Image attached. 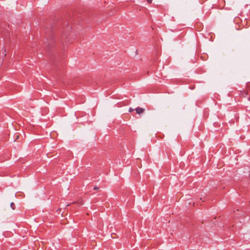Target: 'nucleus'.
Here are the masks:
<instances>
[{
  "label": "nucleus",
  "mask_w": 250,
  "mask_h": 250,
  "mask_svg": "<svg viewBox=\"0 0 250 250\" xmlns=\"http://www.w3.org/2000/svg\"><path fill=\"white\" fill-rule=\"evenodd\" d=\"M247 87H250V83H247Z\"/></svg>",
  "instance_id": "obj_7"
},
{
  "label": "nucleus",
  "mask_w": 250,
  "mask_h": 250,
  "mask_svg": "<svg viewBox=\"0 0 250 250\" xmlns=\"http://www.w3.org/2000/svg\"><path fill=\"white\" fill-rule=\"evenodd\" d=\"M10 207H11V208L13 209H15L16 206H15V204L14 203H11L10 204Z\"/></svg>",
  "instance_id": "obj_3"
},
{
  "label": "nucleus",
  "mask_w": 250,
  "mask_h": 250,
  "mask_svg": "<svg viewBox=\"0 0 250 250\" xmlns=\"http://www.w3.org/2000/svg\"><path fill=\"white\" fill-rule=\"evenodd\" d=\"M133 110H134V109H133L132 108L130 107V108H129L128 111H129V112H132Z\"/></svg>",
  "instance_id": "obj_4"
},
{
  "label": "nucleus",
  "mask_w": 250,
  "mask_h": 250,
  "mask_svg": "<svg viewBox=\"0 0 250 250\" xmlns=\"http://www.w3.org/2000/svg\"><path fill=\"white\" fill-rule=\"evenodd\" d=\"M152 1V0H147V2L149 4L151 3Z\"/></svg>",
  "instance_id": "obj_5"
},
{
  "label": "nucleus",
  "mask_w": 250,
  "mask_h": 250,
  "mask_svg": "<svg viewBox=\"0 0 250 250\" xmlns=\"http://www.w3.org/2000/svg\"><path fill=\"white\" fill-rule=\"evenodd\" d=\"M98 189H99V188L97 187H94V189H95V190H97Z\"/></svg>",
  "instance_id": "obj_6"
},
{
  "label": "nucleus",
  "mask_w": 250,
  "mask_h": 250,
  "mask_svg": "<svg viewBox=\"0 0 250 250\" xmlns=\"http://www.w3.org/2000/svg\"><path fill=\"white\" fill-rule=\"evenodd\" d=\"M135 111L136 112V113L140 115L141 114H143L145 112V109L142 107H138L135 109Z\"/></svg>",
  "instance_id": "obj_1"
},
{
  "label": "nucleus",
  "mask_w": 250,
  "mask_h": 250,
  "mask_svg": "<svg viewBox=\"0 0 250 250\" xmlns=\"http://www.w3.org/2000/svg\"><path fill=\"white\" fill-rule=\"evenodd\" d=\"M248 93L246 91H244L241 92V95L242 96L245 97L248 95Z\"/></svg>",
  "instance_id": "obj_2"
}]
</instances>
